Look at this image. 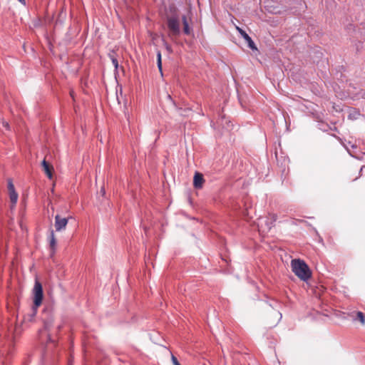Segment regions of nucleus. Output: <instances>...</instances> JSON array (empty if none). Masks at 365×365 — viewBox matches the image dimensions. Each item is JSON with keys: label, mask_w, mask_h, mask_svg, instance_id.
Wrapping results in <instances>:
<instances>
[{"label": "nucleus", "mask_w": 365, "mask_h": 365, "mask_svg": "<svg viewBox=\"0 0 365 365\" xmlns=\"http://www.w3.org/2000/svg\"><path fill=\"white\" fill-rule=\"evenodd\" d=\"M292 272L302 280L307 281L311 277L307 264L302 259H294L291 262Z\"/></svg>", "instance_id": "nucleus-1"}, {"label": "nucleus", "mask_w": 365, "mask_h": 365, "mask_svg": "<svg viewBox=\"0 0 365 365\" xmlns=\"http://www.w3.org/2000/svg\"><path fill=\"white\" fill-rule=\"evenodd\" d=\"M167 26L169 30L168 36L171 38L180 34V19L176 14L167 17Z\"/></svg>", "instance_id": "nucleus-2"}, {"label": "nucleus", "mask_w": 365, "mask_h": 365, "mask_svg": "<svg viewBox=\"0 0 365 365\" xmlns=\"http://www.w3.org/2000/svg\"><path fill=\"white\" fill-rule=\"evenodd\" d=\"M277 218V217L274 214H270L269 217L259 218L257 226L259 231L262 232H268L274 225Z\"/></svg>", "instance_id": "nucleus-3"}, {"label": "nucleus", "mask_w": 365, "mask_h": 365, "mask_svg": "<svg viewBox=\"0 0 365 365\" xmlns=\"http://www.w3.org/2000/svg\"><path fill=\"white\" fill-rule=\"evenodd\" d=\"M34 293V310L36 312L37 308L41 304L43 299V288L38 281H36L33 289Z\"/></svg>", "instance_id": "nucleus-4"}, {"label": "nucleus", "mask_w": 365, "mask_h": 365, "mask_svg": "<svg viewBox=\"0 0 365 365\" xmlns=\"http://www.w3.org/2000/svg\"><path fill=\"white\" fill-rule=\"evenodd\" d=\"M68 224V218L61 217L59 215L55 216V228L57 232L65 230Z\"/></svg>", "instance_id": "nucleus-5"}, {"label": "nucleus", "mask_w": 365, "mask_h": 365, "mask_svg": "<svg viewBox=\"0 0 365 365\" xmlns=\"http://www.w3.org/2000/svg\"><path fill=\"white\" fill-rule=\"evenodd\" d=\"M8 190L9 192V198L11 202L12 203L11 208H13L17 202L18 194L15 191L14 185L11 180H9L8 181Z\"/></svg>", "instance_id": "nucleus-6"}, {"label": "nucleus", "mask_w": 365, "mask_h": 365, "mask_svg": "<svg viewBox=\"0 0 365 365\" xmlns=\"http://www.w3.org/2000/svg\"><path fill=\"white\" fill-rule=\"evenodd\" d=\"M236 29L238 31V32L240 34L242 37L246 41V42L248 44V46L252 50H257L255 43L252 41V39L250 37V36L241 28L236 26Z\"/></svg>", "instance_id": "nucleus-7"}, {"label": "nucleus", "mask_w": 365, "mask_h": 365, "mask_svg": "<svg viewBox=\"0 0 365 365\" xmlns=\"http://www.w3.org/2000/svg\"><path fill=\"white\" fill-rule=\"evenodd\" d=\"M205 180L202 174L196 172L193 178V186L196 189H200L202 187Z\"/></svg>", "instance_id": "nucleus-8"}, {"label": "nucleus", "mask_w": 365, "mask_h": 365, "mask_svg": "<svg viewBox=\"0 0 365 365\" xmlns=\"http://www.w3.org/2000/svg\"><path fill=\"white\" fill-rule=\"evenodd\" d=\"M41 165L43 168V170L48 178H52V170H53V167L50 165L46 160H43L41 163Z\"/></svg>", "instance_id": "nucleus-9"}, {"label": "nucleus", "mask_w": 365, "mask_h": 365, "mask_svg": "<svg viewBox=\"0 0 365 365\" xmlns=\"http://www.w3.org/2000/svg\"><path fill=\"white\" fill-rule=\"evenodd\" d=\"M182 21L183 24V32L186 35H190L192 34V29L189 26L186 16L184 15L182 16Z\"/></svg>", "instance_id": "nucleus-10"}, {"label": "nucleus", "mask_w": 365, "mask_h": 365, "mask_svg": "<svg viewBox=\"0 0 365 365\" xmlns=\"http://www.w3.org/2000/svg\"><path fill=\"white\" fill-rule=\"evenodd\" d=\"M272 315L274 317V319L273 322H270V325L275 326L281 320L282 314L277 310H272Z\"/></svg>", "instance_id": "nucleus-11"}, {"label": "nucleus", "mask_w": 365, "mask_h": 365, "mask_svg": "<svg viewBox=\"0 0 365 365\" xmlns=\"http://www.w3.org/2000/svg\"><path fill=\"white\" fill-rule=\"evenodd\" d=\"M49 245L53 252H54L56 246V240L53 230L51 231L49 236Z\"/></svg>", "instance_id": "nucleus-12"}, {"label": "nucleus", "mask_w": 365, "mask_h": 365, "mask_svg": "<svg viewBox=\"0 0 365 365\" xmlns=\"http://www.w3.org/2000/svg\"><path fill=\"white\" fill-rule=\"evenodd\" d=\"M157 64L160 71L162 73V59L161 53L160 51L157 52Z\"/></svg>", "instance_id": "nucleus-13"}, {"label": "nucleus", "mask_w": 365, "mask_h": 365, "mask_svg": "<svg viewBox=\"0 0 365 365\" xmlns=\"http://www.w3.org/2000/svg\"><path fill=\"white\" fill-rule=\"evenodd\" d=\"M355 319H359L362 324H365L364 315L361 312H356V318Z\"/></svg>", "instance_id": "nucleus-14"}, {"label": "nucleus", "mask_w": 365, "mask_h": 365, "mask_svg": "<svg viewBox=\"0 0 365 365\" xmlns=\"http://www.w3.org/2000/svg\"><path fill=\"white\" fill-rule=\"evenodd\" d=\"M172 361H173V365H180V364L178 362L177 358L173 355H172Z\"/></svg>", "instance_id": "nucleus-15"}, {"label": "nucleus", "mask_w": 365, "mask_h": 365, "mask_svg": "<svg viewBox=\"0 0 365 365\" xmlns=\"http://www.w3.org/2000/svg\"><path fill=\"white\" fill-rule=\"evenodd\" d=\"M112 63L114 67L117 69L118 67V60L115 58H112Z\"/></svg>", "instance_id": "nucleus-16"}, {"label": "nucleus", "mask_w": 365, "mask_h": 365, "mask_svg": "<svg viewBox=\"0 0 365 365\" xmlns=\"http://www.w3.org/2000/svg\"><path fill=\"white\" fill-rule=\"evenodd\" d=\"M164 45H165V46L166 50H167L168 52H171V51H172L171 47H170V46L168 43L164 42Z\"/></svg>", "instance_id": "nucleus-17"}, {"label": "nucleus", "mask_w": 365, "mask_h": 365, "mask_svg": "<svg viewBox=\"0 0 365 365\" xmlns=\"http://www.w3.org/2000/svg\"><path fill=\"white\" fill-rule=\"evenodd\" d=\"M3 124H4V127H5V128H6L7 129L9 128V123H8L4 122V123H3Z\"/></svg>", "instance_id": "nucleus-18"}, {"label": "nucleus", "mask_w": 365, "mask_h": 365, "mask_svg": "<svg viewBox=\"0 0 365 365\" xmlns=\"http://www.w3.org/2000/svg\"><path fill=\"white\" fill-rule=\"evenodd\" d=\"M21 4L23 5H26V1L25 0H18Z\"/></svg>", "instance_id": "nucleus-19"}, {"label": "nucleus", "mask_w": 365, "mask_h": 365, "mask_svg": "<svg viewBox=\"0 0 365 365\" xmlns=\"http://www.w3.org/2000/svg\"><path fill=\"white\" fill-rule=\"evenodd\" d=\"M45 329H48V330L49 329V326H48V324L47 323L45 324Z\"/></svg>", "instance_id": "nucleus-20"}, {"label": "nucleus", "mask_w": 365, "mask_h": 365, "mask_svg": "<svg viewBox=\"0 0 365 365\" xmlns=\"http://www.w3.org/2000/svg\"><path fill=\"white\" fill-rule=\"evenodd\" d=\"M101 193H102V195H104L105 194V190L104 188H102L101 190Z\"/></svg>", "instance_id": "nucleus-21"}, {"label": "nucleus", "mask_w": 365, "mask_h": 365, "mask_svg": "<svg viewBox=\"0 0 365 365\" xmlns=\"http://www.w3.org/2000/svg\"><path fill=\"white\" fill-rule=\"evenodd\" d=\"M168 98L170 101H173V99L171 98V96L170 95H168Z\"/></svg>", "instance_id": "nucleus-22"}]
</instances>
